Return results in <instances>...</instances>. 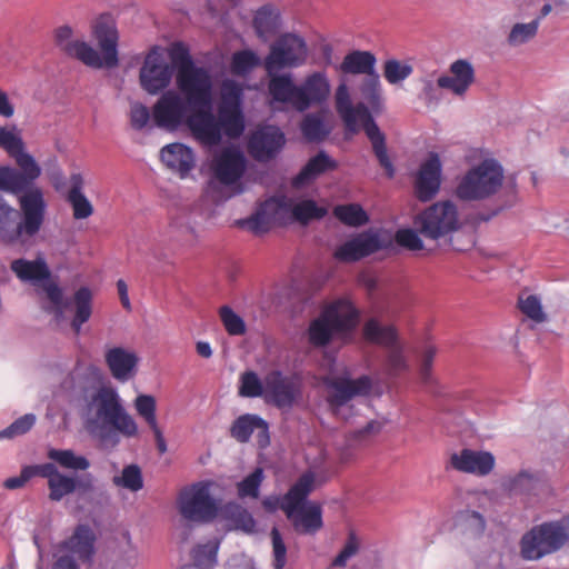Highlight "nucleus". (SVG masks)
Segmentation results:
<instances>
[{
  "label": "nucleus",
  "mask_w": 569,
  "mask_h": 569,
  "mask_svg": "<svg viewBox=\"0 0 569 569\" xmlns=\"http://www.w3.org/2000/svg\"><path fill=\"white\" fill-rule=\"evenodd\" d=\"M104 361L113 379L127 382L136 376L139 358L132 350L112 347L106 350Z\"/></svg>",
  "instance_id": "nucleus-25"
},
{
  "label": "nucleus",
  "mask_w": 569,
  "mask_h": 569,
  "mask_svg": "<svg viewBox=\"0 0 569 569\" xmlns=\"http://www.w3.org/2000/svg\"><path fill=\"white\" fill-rule=\"evenodd\" d=\"M36 423V416L27 413L0 431V439H12L27 433Z\"/></svg>",
  "instance_id": "nucleus-56"
},
{
  "label": "nucleus",
  "mask_w": 569,
  "mask_h": 569,
  "mask_svg": "<svg viewBox=\"0 0 569 569\" xmlns=\"http://www.w3.org/2000/svg\"><path fill=\"white\" fill-rule=\"evenodd\" d=\"M239 395L246 398L266 399V377L261 380L254 371L243 372L239 380Z\"/></svg>",
  "instance_id": "nucleus-42"
},
{
  "label": "nucleus",
  "mask_w": 569,
  "mask_h": 569,
  "mask_svg": "<svg viewBox=\"0 0 569 569\" xmlns=\"http://www.w3.org/2000/svg\"><path fill=\"white\" fill-rule=\"evenodd\" d=\"M271 206L278 207V224H287L292 221L295 200L286 194L272 197Z\"/></svg>",
  "instance_id": "nucleus-58"
},
{
  "label": "nucleus",
  "mask_w": 569,
  "mask_h": 569,
  "mask_svg": "<svg viewBox=\"0 0 569 569\" xmlns=\"http://www.w3.org/2000/svg\"><path fill=\"white\" fill-rule=\"evenodd\" d=\"M505 171L493 158L483 159L469 168L458 180L455 196L462 201H485L502 188Z\"/></svg>",
  "instance_id": "nucleus-9"
},
{
  "label": "nucleus",
  "mask_w": 569,
  "mask_h": 569,
  "mask_svg": "<svg viewBox=\"0 0 569 569\" xmlns=\"http://www.w3.org/2000/svg\"><path fill=\"white\" fill-rule=\"evenodd\" d=\"M322 395L330 412L343 420L352 416V400L357 397L368 396L372 381L368 376L356 379L348 377L322 378Z\"/></svg>",
  "instance_id": "nucleus-11"
},
{
  "label": "nucleus",
  "mask_w": 569,
  "mask_h": 569,
  "mask_svg": "<svg viewBox=\"0 0 569 569\" xmlns=\"http://www.w3.org/2000/svg\"><path fill=\"white\" fill-rule=\"evenodd\" d=\"M520 310L530 319L536 322H542L546 320V315L542 311L541 302L535 295H529L526 298H519Z\"/></svg>",
  "instance_id": "nucleus-57"
},
{
  "label": "nucleus",
  "mask_w": 569,
  "mask_h": 569,
  "mask_svg": "<svg viewBox=\"0 0 569 569\" xmlns=\"http://www.w3.org/2000/svg\"><path fill=\"white\" fill-rule=\"evenodd\" d=\"M271 202L272 197L262 202L251 217L240 220L239 226L254 234L269 231L272 226L278 224V207L271 206Z\"/></svg>",
  "instance_id": "nucleus-31"
},
{
  "label": "nucleus",
  "mask_w": 569,
  "mask_h": 569,
  "mask_svg": "<svg viewBox=\"0 0 569 569\" xmlns=\"http://www.w3.org/2000/svg\"><path fill=\"white\" fill-rule=\"evenodd\" d=\"M302 397V379L298 375H284L274 369L266 375V399L281 410L291 409Z\"/></svg>",
  "instance_id": "nucleus-18"
},
{
  "label": "nucleus",
  "mask_w": 569,
  "mask_h": 569,
  "mask_svg": "<svg viewBox=\"0 0 569 569\" xmlns=\"http://www.w3.org/2000/svg\"><path fill=\"white\" fill-rule=\"evenodd\" d=\"M242 88L234 81H224L218 116L213 113V88L200 98H191L184 91L167 90L152 107L154 124L167 131L186 126L192 138L206 147L220 143L222 131L229 138H238L244 131Z\"/></svg>",
  "instance_id": "nucleus-1"
},
{
  "label": "nucleus",
  "mask_w": 569,
  "mask_h": 569,
  "mask_svg": "<svg viewBox=\"0 0 569 569\" xmlns=\"http://www.w3.org/2000/svg\"><path fill=\"white\" fill-rule=\"evenodd\" d=\"M11 270L23 282L37 283L49 279L50 270L43 258L36 260L16 259L11 262Z\"/></svg>",
  "instance_id": "nucleus-33"
},
{
  "label": "nucleus",
  "mask_w": 569,
  "mask_h": 569,
  "mask_svg": "<svg viewBox=\"0 0 569 569\" xmlns=\"http://www.w3.org/2000/svg\"><path fill=\"white\" fill-rule=\"evenodd\" d=\"M360 312L347 298H340L321 311L308 328V341L316 348L328 346L337 337L349 339L356 330Z\"/></svg>",
  "instance_id": "nucleus-7"
},
{
  "label": "nucleus",
  "mask_w": 569,
  "mask_h": 569,
  "mask_svg": "<svg viewBox=\"0 0 569 569\" xmlns=\"http://www.w3.org/2000/svg\"><path fill=\"white\" fill-rule=\"evenodd\" d=\"M539 27L540 18H536L530 22L515 23L507 36V44L511 48H518L529 43L538 34Z\"/></svg>",
  "instance_id": "nucleus-37"
},
{
  "label": "nucleus",
  "mask_w": 569,
  "mask_h": 569,
  "mask_svg": "<svg viewBox=\"0 0 569 569\" xmlns=\"http://www.w3.org/2000/svg\"><path fill=\"white\" fill-rule=\"evenodd\" d=\"M327 214L325 207H319L313 200H303L293 204L292 221L307 223L313 219H321Z\"/></svg>",
  "instance_id": "nucleus-51"
},
{
  "label": "nucleus",
  "mask_w": 569,
  "mask_h": 569,
  "mask_svg": "<svg viewBox=\"0 0 569 569\" xmlns=\"http://www.w3.org/2000/svg\"><path fill=\"white\" fill-rule=\"evenodd\" d=\"M333 213L342 223L351 227L363 226L369 220L367 212L357 203L337 206Z\"/></svg>",
  "instance_id": "nucleus-43"
},
{
  "label": "nucleus",
  "mask_w": 569,
  "mask_h": 569,
  "mask_svg": "<svg viewBox=\"0 0 569 569\" xmlns=\"http://www.w3.org/2000/svg\"><path fill=\"white\" fill-rule=\"evenodd\" d=\"M413 72V68L408 62H402L397 59H388L383 63V77L390 84H398L403 82Z\"/></svg>",
  "instance_id": "nucleus-49"
},
{
  "label": "nucleus",
  "mask_w": 569,
  "mask_h": 569,
  "mask_svg": "<svg viewBox=\"0 0 569 569\" xmlns=\"http://www.w3.org/2000/svg\"><path fill=\"white\" fill-rule=\"evenodd\" d=\"M336 110L345 123L346 131L355 134L360 127L365 130L372 144V150L389 178L395 176V168L387 153L386 137L373 120L368 106L359 102L353 106L349 88L345 82L339 83L335 93Z\"/></svg>",
  "instance_id": "nucleus-5"
},
{
  "label": "nucleus",
  "mask_w": 569,
  "mask_h": 569,
  "mask_svg": "<svg viewBox=\"0 0 569 569\" xmlns=\"http://www.w3.org/2000/svg\"><path fill=\"white\" fill-rule=\"evenodd\" d=\"M210 485L208 481H199L181 489L177 507L186 521L204 523L216 517L218 508L210 495Z\"/></svg>",
  "instance_id": "nucleus-16"
},
{
  "label": "nucleus",
  "mask_w": 569,
  "mask_h": 569,
  "mask_svg": "<svg viewBox=\"0 0 569 569\" xmlns=\"http://www.w3.org/2000/svg\"><path fill=\"white\" fill-rule=\"evenodd\" d=\"M49 499L51 501H60L66 496L74 491L88 492L93 488V479L91 475L80 477H71L64 473L57 475L51 481H48Z\"/></svg>",
  "instance_id": "nucleus-29"
},
{
  "label": "nucleus",
  "mask_w": 569,
  "mask_h": 569,
  "mask_svg": "<svg viewBox=\"0 0 569 569\" xmlns=\"http://www.w3.org/2000/svg\"><path fill=\"white\" fill-rule=\"evenodd\" d=\"M569 541V527L561 521L535 525L519 540V555L526 561H538L558 552Z\"/></svg>",
  "instance_id": "nucleus-10"
},
{
  "label": "nucleus",
  "mask_w": 569,
  "mask_h": 569,
  "mask_svg": "<svg viewBox=\"0 0 569 569\" xmlns=\"http://www.w3.org/2000/svg\"><path fill=\"white\" fill-rule=\"evenodd\" d=\"M450 463L457 471L483 477L493 470L496 459L488 451L462 449L451 455Z\"/></svg>",
  "instance_id": "nucleus-24"
},
{
  "label": "nucleus",
  "mask_w": 569,
  "mask_h": 569,
  "mask_svg": "<svg viewBox=\"0 0 569 569\" xmlns=\"http://www.w3.org/2000/svg\"><path fill=\"white\" fill-rule=\"evenodd\" d=\"M396 240L399 246L409 250H421L423 248L422 240L417 231L412 229H401L396 233Z\"/></svg>",
  "instance_id": "nucleus-62"
},
{
  "label": "nucleus",
  "mask_w": 569,
  "mask_h": 569,
  "mask_svg": "<svg viewBox=\"0 0 569 569\" xmlns=\"http://www.w3.org/2000/svg\"><path fill=\"white\" fill-rule=\"evenodd\" d=\"M22 219L17 222L18 212L0 196V238L13 242L21 236H34L44 221L47 203L40 188H32L19 196Z\"/></svg>",
  "instance_id": "nucleus-6"
},
{
  "label": "nucleus",
  "mask_w": 569,
  "mask_h": 569,
  "mask_svg": "<svg viewBox=\"0 0 569 569\" xmlns=\"http://www.w3.org/2000/svg\"><path fill=\"white\" fill-rule=\"evenodd\" d=\"M307 58L308 47L305 39L293 33H284L271 44L263 66L270 80L280 77L279 72L283 69L305 64Z\"/></svg>",
  "instance_id": "nucleus-15"
},
{
  "label": "nucleus",
  "mask_w": 569,
  "mask_h": 569,
  "mask_svg": "<svg viewBox=\"0 0 569 569\" xmlns=\"http://www.w3.org/2000/svg\"><path fill=\"white\" fill-rule=\"evenodd\" d=\"M112 482L116 487L137 492L143 488L142 472L139 466H126L119 476H114Z\"/></svg>",
  "instance_id": "nucleus-44"
},
{
  "label": "nucleus",
  "mask_w": 569,
  "mask_h": 569,
  "mask_svg": "<svg viewBox=\"0 0 569 569\" xmlns=\"http://www.w3.org/2000/svg\"><path fill=\"white\" fill-rule=\"evenodd\" d=\"M220 319L231 336H240L246 332V323L230 307L222 306L219 310Z\"/></svg>",
  "instance_id": "nucleus-55"
},
{
  "label": "nucleus",
  "mask_w": 569,
  "mask_h": 569,
  "mask_svg": "<svg viewBox=\"0 0 569 569\" xmlns=\"http://www.w3.org/2000/svg\"><path fill=\"white\" fill-rule=\"evenodd\" d=\"M380 237L373 232H362L339 246L333 257L342 262H355L382 248Z\"/></svg>",
  "instance_id": "nucleus-23"
},
{
  "label": "nucleus",
  "mask_w": 569,
  "mask_h": 569,
  "mask_svg": "<svg viewBox=\"0 0 569 569\" xmlns=\"http://www.w3.org/2000/svg\"><path fill=\"white\" fill-rule=\"evenodd\" d=\"M315 475L305 472L282 498L281 509L292 521L295 530L299 533H315L323 525L320 505L307 501L313 490Z\"/></svg>",
  "instance_id": "nucleus-8"
},
{
  "label": "nucleus",
  "mask_w": 569,
  "mask_h": 569,
  "mask_svg": "<svg viewBox=\"0 0 569 569\" xmlns=\"http://www.w3.org/2000/svg\"><path fill=\"white\" fill-rule=\"evenodd\" d=\"M283 132L277 127L266 126L256 130L248 142L250 154L258 161L273 159L284 146Z\"/></svg>",
  "instance_id": "nucleus-21"
},
{
  "label": "nucleus",
  "mask_w": 569,
  "mask_h": 569,
  "mask_svg": "<svg viewBox=\"0 0 569 569\" xmlns=\"http://www.w3.org/2000/svg\"><path fill=\"white\" fill-rule=\"evenodd\" d=\"M150 111L141 102H133L130 107V123L133 129L142 130L150 122Z\"/></svg>",
  "instance_id": "nucleus-60"
},
{
  "label": "nucleus",
  "mask_w": 569,
  "mask_h": 569,
  "mask_svg": "<svg viewBox=\"0 0 569 569\" xmlns=\"http://www.w3.org/2000/svg\"><path fill=\"white\" fill-rule=\"evenodd\" d=\"M173 69L166 60L162 49L154 47L146 56L140 69V84L150 94L166 89L172 79Z\"/></svg>",
  "instance_id": "nucleus-20"
},
{
  "label": "nucleus",
  "mask_w": 569,
  "mask_h": 569,
  "mask_svg": "<svg viewBox=\"0 0 569 569\" xmlns=\"http://www.w3.org/2000/svg\"><path fill=\"white\" fill-rule=\"evenodd\" d=\"M381 429V422L376 420L369 421L363 428L355 430L346 437L347 449H356L367 445Z\"/></svg>",
  "instance_id": "nucleus-46"
},
{
  "label": "nucleus",
  "mask_w": 569,
  "mask_h": 569,
  "mask_svg": "<svg viewBox=\"0 0 569 569\" xmlns=\"http://www.w3.org/2000/svg\"><path fill=\"white\" fill-rule=\"evenodd\" d=\"M270 104H281L298 112L326 103L331 94V83L326 71H313L300 83L290 73L274 77L268 82Z\"/></svg>",
  "instance_id": "nucleus-4"
},
{
  "label": "nucleus",
  "mask_w": 569,
  "mask_h": 569,
  "mask_svg": "<svg viewBox=\"0 0 569 569\" xmlns=\"http://www.w3.org/2000/svg\"><path fill=\"white\" fill-rule=\"evenodd\" d=\"M92 33L102 52H99L86 41L74 40L70 26H60L54 30V43L67 56L78 59L83 64L94 68H114L118 58V30L114 19L110 14H101L93 23Z\"/></svg>",
  "instance_id": "nucleus-3"
},
{
  "label": "nucleus",
  "mask_w": 569,
  "mask_h": 569,
  "mask_svg": "<svg viewBox=\"0 0 569 569\" xmlns=\"http://www.w3.org/2000/svg\"><path fill=\"white\" fill-rule=\"evenodd\" d=\"M96 535L88 525H78L68 539L60 543V549L76 555L82 562L91 563L94 556Z\"/></svg>",
  "instance_id": "nucleus-27"
},
{
  "label": "nucleus",
  "mask_w": 569,
  "mask_h": 569,
  "mask_svg": "<svg viewBox=\"0 0 569 569\" xmlns=\"http://www.w3.org/2000/svg\"><path fill=\"white\" fill-rule=\"evenodd\" d=\"M256 430L260 445L267 446L269 443V426L257 415L246 413L238 417L230 428V435L239 442H247Z\"/></svg>",
  "instance_id": "nucleus-28"
},
{
  "label": "nucleus",
  "mask_w": 569,
  "mask_h": 569,
  "mask_svg": "<svg viewBox=\"0 0 569 569\" xmlns=\"http://www.w3.org/2000/svg\"><path fill=\"white\" fill-rule=\"evenodd\" d=\"M259 57L251 50H241L232 54L231 71L238 76H244L259 66Z\"/></svg>",
  "instance_id": "nucleus-53"
},
{
  "label": "nucleus",
  "mask_w": 569,
  "mask_h": 569,
  "mask_svg": "<svg viewBox=\"0 0 569 569\" xmlns=\"http://www.w3.org/2000/svg\"><path fill=\"white\" fill-rule=\"evenodd\" d=\"M273 569H283L287 562V547L277 528L271 530Z\"/></svg>",
  "instance_id": "nucleus-59"
},
{
  "label": "nucleus",
  "mask_w": 569,
  "mask_h": 569,
  "mask_svg": "<svg viewBox=\"0 0 569 569\" xmlns=\"http://www.w3.org/2000/svg\"><path fill=\"white\" fill-rule=\"evenodd\" d=\"M473 66L465 59L453 61L449 67V73L441 74L436 82L431 79H421L422 88L419 99L428 108H436L441 100L439 89L449 90L457 97H465L471 84L475 82Z\"/></svg>",
  "instance_id": "nucleus-13"
},
{
  "label": "nucleus",
  "mask_w": 569,
  "mask_h": 569,
  "mask_svg": "<svg viewBox=\"0 0 569 569\" xmlns=\"http://www.w3.org/2000/svg\"><path fill=\"white\" fill-rule=\"evenodd\" d=\"M362 335L367 341L385 347H391L397 340L395 327L382 325L377 317H371L365 322Z\"/></svg>",
  "instance_id": "nucleus-36"
},
{
  "label": "nucleus",
  "mask_w": 569,
  "mask_h": 569,
  "mask_svg": "<svg viewBox=\"0 0 569 569\" xmlns=\"http://www.w3.org/2000/svg\"><path fill=\"white\" fill-rule=\"evenodd\" d=\"M442 164L438 153L430 152L421 163L415 181V192L420 201L431 200L441 184Z\"/></svg>",
  "instance_id": "nucleus-22"
},
{
  "label": "nucleus",
  "mask_w": 569,
  "mask_h": 569,
  "mask_svg": "<svg viewBox=\"0 0 569 569\" xmlns=\"http://www.w3.org/2000/svg\"><path fill=\"white\" fill-rule=\"evenodd\" d=\"M377 59L370 51L353 50L345 56L340 70L348 74H365L369 77L377 72Z\"/></svg>",
  "instance_id": "nucleus-35"
},
{
  "label": "nucleus",
  "mask_w": 569,
  "mask_h": 569,
  "mask_svg": "<svg viewBox=\"0 0 569 569\" xmlns=\"http://www.w3.org/2000/svg\"><path fill=\"white\" fill-rule=\"evenodd\" d=\"M360 91L365 100L375 112L382 110V89L378 72L366 77L362 80L360 84Z\"/></svg>",
  "instance_id": "nucleus-41"
},
{
  "label": "nucleus",
  "mask_w": 569,
  "mask_h": 569,
  "mask_svg": "<svg viewBox=\"0 0 569 569\" xmlns=\"http://www.w3.org/2000/svg\"><path fill=\"white\" fill-rule=\"evenodd\" d=\"M134 408L138 415L148 423L150 428L158 426L156 417V399L150 395H140L134 400Z\"/></svg>",
  "instance_id": "nucleus-54"
},
{
  "label": "nucleus",
  "mask_w": 569,
  "mask_h": 569,
  "mask_svg": "<svg viewBox=\"0 0 569 569\" xmlns=\"http://www.w3.org/2000/svg\"><path fill=\"white\" fill-rule=\"evenodd\" d=\"M0 190L20 196L24 191V178L20 171L10 167H0Z\"/></svg>",
  "instance_id": "nucleus-52"
},
{
  "label": "nucleus",
  "mask_w": 569,
  "mask_h": 569,
  "mask_svg": "<svg viewBox=\"0 0 569 569\" xmlns=\"http://www.w3.org/2000/svg\"><path fill=\"white\" fill-rule=\"evenodd\" d=\"M459 519L473 535H480L485 530L486 521L478 511L465 510L460 512Z\"/></svg>",
  "instance_id": "nucleus-63"
},
{
  "label": "nucleus",
  "mask_w": 569,
  "mask_h": 569,
  "mask_svg": "<svg viewBox=\"0 0 569 569\" xmlns=\"http://www.w3.org/2000/svg\"><path fill=\"white\" fill-rule=\"evenodd\" d=\"M389 348L388 370L391 375H398L408 369V363L402 351L395 343Z\"/></svg>",
  "instance_id": "nucleus-64"
},
{
  "label": "nucleus",
  "mask_w": 569,
  "mask_h": 569,
  "mask_svg": "<svg viewBox=\"0 0 569 569\" xmlns=\"http://www.w3.org/2000/svg\"><path fill=\"white\" fill-rule=\"evenodd\" d=\"M80 417L86 430L104 447L118 446L119 435L131 438L138 433L136 421L127 412L117 390L111 387L102 386L86 395Z\"/></svg>",
  "instance_id": "nucleus-2"
},
{
  "label": "nucleus",
  "mask_w": 569,
  "mask_h": 569,
  "mask_svg": "<svg viewBox=\"0 0 569 569\" xmlns=\"http://www.w3.org/2000/svg\"><path fill=\"white\" fill-rule=\"evenodd\" d=\"M415 224L425 238L438 240L446 237L460 227L457 206L450 200L438 201L419 213Z\"/></svg>",
  "instance_id": "nucleus-17"
},
{
  "label": "nucleus",
  "mask_w": 569,
  "mask_h": 569,
  "mask_svg": "<svg viewBox=\"0 0 569 569\" xmlns=\"http://www.w3.org/2000/svg\"><path fill=\"white\" fill-rule=\"evenodd\" d=\"M257 34L267 40L274 34L279 27V14L271 6H263L257 10L253 18Z\"/></svg>",
  "instance_id": "nucleus-38"
},
{
  "label": "nucleus",
  "mask_w": 569,
  "mask_h": 569,
  "mask_svg": "<svg viewBox=\"0 0 569 569\" xmlns=\"http://www.w3.org/2000/svg\"><path fill=\"white\" fill-rule=\"evenodd\" d=\"M13 130H8L0 137V147L6 150L12 158L24 150V143L21 137Z\"/></svg>",
  "instance_id": "nucleus-61"
},
{
  "label": "nucleus",
  "mask_w": 569,
  "mask_h": 569,
  "mask_svg": "<svg viewBox=\"0 0 569 569\" xmlns=\"http://www.w3.org/2000/svg\"><path fill=\"white\" fill-rule=\"evenodd\" d=\"M160 158L164 166L180 178H187L196 167L193 150L180 142L164 146L160 150Z\"/></svg>",
  "instance_id": "nucleus-26"
},
{
  "label": "nucleus",
  "mask_w": 569,
  "mask_h": 569,
  "mask_svg": "<svg viewBox=\"0 0 569 569\" xmlns=\"http://www.w3.org/2000/svg\"><path fill=\"white\" fill-rule=\"evenodd\" d=\"M219 549L218 541H208L204 545H198L192 550V560L198 569H212L217 563V553Z\"/></svg>",
  "instance_id": "nucleus-45"
},
{
  "label": "nucleus",
  "mask_w": 569,
  "mask_h": 569,
  "mask_svg": "<svg viewBox=\"0 0 569 569\" xmlns=\"http://www.w3.org/2000/svg\"><path fill=\"white\" fill-rule=\"evenodd\" d=\"M540 483V476L529 470H520L501 478L500 488L511 496H531L536 493Z\"/></svg>",
  "instance_id": "nucleus-30"
},
{
  "label": "nucleus",
  "mask_w": 569,
  "mask_h": 569,
  "mask_svg": "<svg viewBox=\"0 0 569 569\" xmlns=\"http://www.w3.org/2000/svg\"><path fill=\"white\" fill-rule=\"evenodd\" d=\"M69 183L70 189L67 201L72 208L73 218L77 220L89 218L93 213V207L82 191L84 186L82 174L80 172H73L69 178Z\"/></svg>",
  "instance_id": "nucleus-32"
},
{
  "label": "nucleus",
  "mask_w": 569,
  "mask_h": 569,
  "mask_svg": "<svg viewBox=\"0 0 569 569\" xmlns=\"http://www.w3.org/2000/svg\"><path fill=\"white\" fill-rule=\"evenodd\" d=\"M13 158L16 159L17 164L21 169L20 173L24 178V191L21 192L22 194L28 190L36 188L34 186L30 187V184L40 177L41 169L33 159V157L24 152V150Z\"/></svg>",
  "instance_id": "nucleus-48"
},
{
  "label": "nucleus",
  "mask_w": 569,
  "mask_h": 569,
  "mask_svg": "<svg viewBox=\"0 0 569 569\" xmlns=\"http://www.w3.org/2000/svg\"><path fill=\"white\" fill-rule=\"evenodd\" d=\"M43 291L49 300V305L43 306V309L52 313L57 321L64 318V310L69 306H73L74 317L71 321V327L76 333H79L83 323H86L92 313V293L87 287L78 289L72 300H64L61 288L53 283L48 282L43 286Z\"/></svg>",
  "instance_id": "nucleus-14"
},
{
  "label": "nucleus",
  "mask_w": 569,
  "mask_h": 569,
  "mask_svg": "<svg viewBox=\"0 0 569 569\" xmlns=\"http://www.w3.org/2000/svg\"><path fill=\"white\" fill-rule=\"evenodd\" d=\"M264 479L262 468H256L250 475L237 483V492L240 499H257L260 493V487Z\"/></svg>",
  "instance_id": "nucleus-47"
},
{
  "label": "nucleus",
  "mask_w": 569,
  "mask_h": 569,
  "mask_svg": "<svg viewBox=\"0 0 569 569\" xmlns=\"http://www.w3.org/2000/svg\"><path fill=\"white\" fill-rule=\"evenodd\" d=\"M48 458L68 470L84 471L90 467V461L84 456L76 455L71 449L51 448Z\"/></svg>",
  "instance_id": "nucleus-39"
},
{
  "label": "nucleus",
  "mask_w": 569,
  "mask_h": 569,
  "mask_svg": "<svg viewBox=\"0 0 569 569\" xmlns=\"http://www.w3.org/2000/svg\"><path fill=\"white\" fill-rule=\"evenodd\" d=\"M300 129L303 137L311 142L325 140L331 131L320 113L307 114L301 121Z\"/></svg>",
  "instance_id": "nucleus-40"
},
{
  "label": "nucleus",
  "mask_w": 569,
  "mask_h": 569,
  "mask_svg": "<svg viewBox=\"0 0 569 569\" xmlns=\"http://www.w3.org/2000/svg\"><path fill=\"white\" fill-rule=\"evenodd\" d=\"M246 164V158L241 151L233 147L223 148L210 161L209 186L219 183L229 187L238 183L244 173Z\"/></svg>",
  "instance_id": "nucleus-19"
},
{
  "label": "nucleus",
  "mask_w": 569,
  "mask_h": 569,
  "mask_svg": "<svg viewBox=\"0 0 569 569\" xmlns=\"http://www.w3.org/2000/svg\"><path fill=\"white\" fill-rule=\"evenodd\" d=\"M337 168V162L331 159L325 151L318 152L312 157L301 171L293 178L292 186L300 188L312 180L319 174Z\"/></svg>",
  "instance_id": "nucleus-34"
},
{
  "label": "nucleus",
  "mask_w": 569,
  "mask_h": 569,
  "mask_svg": "<svg viewBox=\"0 0 569 569\" xmlns=\"http://www.w3.org/2000/svg\"><path fill=\"white\" fill-rule=\"evenodd\" d=\"M87 378L79 371L68 372L59 385L58 393L66 397H74L87 392Z\"/></svg>",
  "instance_id": "nucleus-50"
},
{
  "label": "nucleus",
  "mask_w": 569,
  "mask_h": 569,
  "mask_svg": "<svg viewBox=\"0 0 569 569\" xmlns=\"http://www.w3.org/2000/svg\"><path fill=\"white\" fill-rule=\"evenodd\" d=\"M169 56L176 68V86L191 98L202 99L209 88H213V79L208 68L194 62L189 48L182 42L171 46Z\"/></svg>",
  "instance_id": "nucleus-12"
}]
</instances>
